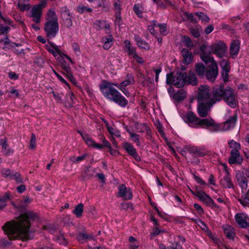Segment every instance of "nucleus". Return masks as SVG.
Returning a JSON list of instances; mask_svg holds the SVG:
<instances>
[{
  "mask_svg": "<svg viewBox=\"0 0 249 249\" xmlns=\"http://www.w3.org/2000/svg\"><path fill=\"white\" fill-rule=\"evenodd\" d=\"M36 213L28 211L21 214L16 220L7 222L2 226V229L8 237L0 239V246L6 247L10 245V240L19 239L23 241L31 239L33 236L29 230L32 222L38 220Z\"/></svg>",
  "mask_w": 249,
  "mask_h": 249,
  "instance_id": "obj_1",
  "label": "nucleus"
},
{
  "mask_svg": "<svg viewBox=\"0 0 249 249\" xmlns=\"http://www.w3.org/2000/svg\"><path fill=\"white\" fill-rule=\"evenodd\" d=\"M134 82L132 74H127L126 79L120 84L104 81L103 84L100 85L99 88L106 98L114 102L122 107H125L128 104L127 100L113 86L117 88H125L128 85L133 84Z\"/></svg>",
  "mask_w": 249,
  "mask_h": 249,
  "instance_id": "obj_2",
  "label": "nucleus"
},
{
  "mask_svg": "<svg viewBox=\"0 0 249 249\" xmlns=\"http://www.w3.org/2000/svg\"><path fill=\"white\" fill-rule=\"evenodd\" d=\"M213 101L214 104L222 99L230 107L235 108L236 107V101L234 90L230 87L225 88L224 85L220 84L214 86L212 91Z\"/></svg>",
  "mask_w": 249,
  "mask_h": 249,
  "instance_id": "obj_3",
  "label": "nucleus"
},
{
  "mask_svg": "<svg viewBox=\"0 0 249 249\" xmlns=\"http://www.w3.org/2000/svg\"><path fill=\"white\" fill-rule=\"evenodd\" d=\"M45 18L44 31L49 40L56 36L59 30V24L55 12L52 9H50L48 11Z\"/></svg>",
  "mask_w": 249,
  "mask_h": 249,
  "instance_id": "obj_4",
  "label": "nucleus"
},
{
  "mask_svg": "<svg viewBox=\"0 0 249 249\" xmlns=\"http://www.w3.org/2000/svg\"><path fill=\"white\" fill-rule=\"evenodd\" d=\"M186 72H177L174 75L172 72H170L166 74V83L167 85L173 84L178 88H182L186 84Z\"/></svg>",
  "mask_w": 249,
  "mask_h": 249,
  "instance_id": "obj_5",
  "label": "nucleus"
},
{
  "mask_svg": "<svg viewBox=\"0 0 249 249\" xmlns=\"http://www.w3.org/2000/svg\"><path fill=\"white\" fill-rule=\"evenodd\" d=\"M57 59L59 61L60 65L63 70L62 73L66 75V76L72 82L74 80V77L70 66V63H73L71 58L64 53H62L61 56H58Z\"/></svg>",
  "mask_w": 249,
  "mask_h": 249,
  "instance_id": "obj_6",
  "label": "nucleus"
},
{
  "mask_svg": "<svg viewBox=\"0 0 249 249\" xmlns=\"http://www.w3.org/2000/svg\"><path fill=\"white\" fill-rule=\"evenodd\" d=\"M212 93V91L208 86H200L198 89L197 97L198 103H209L214 105V102L213 101Z\"/></svg>",
  "mask_w": 249,
  "mask_h": 249,
  "instance_id": "obj_7",
  "label": "nucleus"
},
{
  "mask_svg": "<svg viewBox=\"0 0 249 249\" xmlns=\"http://www.w3.org/2000/svg\"><path fill=\"white\" fill-rule=\"evenodd\" d=\"M211 53H213L211 45L209 46L204 44L200 46V57L206 64L215 61L213 57L211 55Z\"/></svg>",
  "mask_w": 249,
  "mask_h": 249,
  "instance_id": "obj_8",
  "label": "nucleus"
},
{
  "mask_svg": "<svg viewBox=\"0 0 249 249\" xmlns=\"http://www.w3.org/2000/svg\"><path fill=\"white\" fill-rule=\"evenodd\" d=\"M205 71L206 77L208 80L213 81L218 74V68L216 61L209 62Z\"/></svg>",
  "mask_w": 249,
  "mask_h": 249,
  "instance_id": "obj_9",
  "label": "nucleus"
},
{
  "mask_svg": "<svg viewBox=\"0 0 249 249\" xmlns=\"http://www.w3.org/2000/svg\"><path fill=\"white\" fill-rule=\"evenodd\" d=\"M192 193L195 196L198 197L199 200L202 201L207 206L211 208H218V205L214 203L212 198L205 192L197 191L195 192H192Z\"/></svg>",
  "mask_w": 249,
  "mask_h": 249,
  "instance_id": "obj_10",
  "label": "nucleus"
},
{
  "mask_svg": "<svg viewBox=\"0 0 249 249\" xmlns=\"http://www.w3.org/2000/svg\"><path fill=\"white\" fill-rule=\"evenodd\" d=\"M213 53L219 57H223L226 53L227 47L223 42L217 41L211 45Z\"/></svg>",
  "mask_w": 249,
  "mask_h": 249,
  "instance_id": "obj_11",
  "label": "nucleus"
},
{
  "mask_svg": "<svg viewBox=\"0 0 249 249\" xmlns=\"http://www.w3.org/2000/svg\"><path fill=\"white\" fill-rule=\"evenodd\" d=\"M118 197H122L124 200H130L133 197V194L131 188L126 187L124 184H120L118 188Z\"/></svg>",
  "mask_w": 249,
  "mask_h": 249,
  "instance_id": "obj_12",
  "label": "nucleus"
},
{
  "mask_svg": "<svg viewBox=\"0 0 249 249\" xmlns=\"http://www.w3.org/2000/svg\"><path fill=\"white\" fill-rule=\"evenodd\" d=\"M184 121L191 127H198L199 118L191 111H188L184 116Z\"/></svg>",
  "mask_w": 249,
  "mask_h": 249,
  "instance_id": "obj_13",
  "label": "nucleus"
},
{
  "mask_svg": "<svg viewBox=\"0 0 249 249\" xmlns=\"http://www.w3.org/2000/svg\"><path fill=\"white\" fill-rule=\"evenodd\" d=\"M61 16L67 27L70 28L72 26V15L70 10L67 7L61 8Z\"/></svg>",
  "mask_w": 249,
  "mask_h": 249,
  "instance_id": "obj_14",
  "label": "nucleus"
},
{
  "mask_svg": "<svg viewBox=\"0 0 249 249\" xmlns=\"http://www.w3.org/2000/svg\"><path fill=\"white\" fill-rule=\"evenodd\" d=\"M235 219L238 226L242 228L249 227V217L245 213H238L235 215Z\"/></svg>",
  "mask_w": 249,
  "mask_h": 249,
  "instance_id": "obj_15",
  "label": "nucleus"
},
{
  "mask_svg": "<svg viewBox=\"0 0 249 249\" xmlns=\"http://www.w3.org/2000/svg\"><path fill=\"white\" fill-rule=\"evenodd\" d=\"M197 108V113L200 117L204 118L208 116L209 112L211 110L212 107L213 105L209 103H198Z\"/></svg>",
  "mask_w": 249,
  "mask_h": 249,
  "instance_id": "obj_16",
  "label": "nucleus"
},
{
  "mask_svg": "<svg viewBox=\"0 0 249 249\" xmlns=\"http://www.w3.org/2000/svg\"><path fill=\"white\" fill-rule=\"evenodd\" d=\"M220 185L223 188L234 189V186L232 182L229 172L226 170L225 176L221 179Z\"/></svg>",
  "mask_w": 249,
  "mask_h": 249,
  "instance_id": "obj_17",
  "label": "nucleus"
},
{
  "mask_svg": "<svg viewBox=\"0 0 249 249\" xmlns=\"http://www.w3.org/2000/svg\"><path fill=\"white\" fill-rule=\"evenodd\" d=\"M123 148L127 153L131 156L135 160L138 161L141 160V158L136 151V148L133 145L127 142L123 143Z\"/></svg>",
  "mask_w": 249,
  "mask_h": 249,
  "instance_id": "obj_18",
  "label": "nucleus"
},
{
  "mask_svg": "<svg viewBox=\"0 0 249 249\" xmlns=\"http://www.w3.org/2000/svg\"><path fill=\"white\" fill-rule=\"evenodd\" d=\"M243 158L240 155L239 151H231L230 156L228 159V162L230 164H241L243 161Z\"/></svg>",
  "mask_w": 249,
  "mask_h": 249,
  "instance_id": "obj_19",
  "label": "nucleus"
},
{
  "mask_svg": "<svg viewBox=\"0 0 249 249\" xmlns=\"http://www.w3.org/2000/svg\"><path fill=\"white\" fill-rule=\"evenodd\" d=\"M1 174L4 178L11 177L13 179H15L17 182L20 183L22 181L21 178L20 177V175L17 173H14L8 169H2L1 170Z\"/></svg>",
  "mask_w": 249,
  "mask_h": 249,
  "instance_id": "obj_20",
  "label": "nucleus"
},
{
  "mask_svg": "<svg viewBox=\"0 0 249 249\" xmlns=\"http://www.w3.org/2000/svg\"><path fill=\"white\" fill-rule=\"evenodd\" d=\"M237 120V114L230 117L223 124L222 129L224 131H227L232 129L235 126Z\"/></svg>",
  "mask_w": 249,
  "mask_h": 249,
  "instance_id": "obj_21",
  "label": "nucleus"
},
{
  "mask_svg": "<svg viewBox=\"0 0 249 249\" xmlns=\"http://www.w3.org/2000/svg\"><path fill=\"white\" fill-rule=\"evenodd\" d=\"M41 15L42 10L39 8H38L37 6L34 5L31 10V17L33 18V20L35 23H38L40 22Z\"/></svg>",
  "mask_w": 249,
  "mask_h": 249,
  "instance_id": "obj_22",
  "label": "nucleus"
},
{
  "mask_svg": "<svg viewBox=\"0 0 249 249\" xmlns=\"http://www.w3.org/2000/svg\"><path fill=\"white\" fill-rule=\"evenodd\" d=\"M0 145L2 146L1 152L5 156L12 155L14 153V150L9 147L7 143L6 139H3L0 140Z\"/></svg>",
  "mask_w": 249,
  "mask_h": 249,
  "instance_id": "obj_23",
  "label": "nucleus"
},
{
  "mask_svg": "<svg viewBox=\"0 0 249 249\" xmlns=\"http://www.w3.org/2000/svg\"><path fill=\"white\" fill-rule=\"evenodd\" d=\"M220 65L222 70V76L225 82L227 81L228 79V73L230 71V68L229 63L227 60H222L220 62Z\"/></svg>",
  "mask_w": 249,
  "mask_h": 249,
  "instance_id": "obj_24",
  "label": "nucleus"
},
{
  "mask_svg": "<svg viewBox=\"0 0 249 249\" xmlns=\"http://www.w3.org/2000/svg\"><path fill=\"white\" fill-rule=\"evenodd\" d=\"M78 133L82 136L83 139L89 146H91L97 149H101L103 148L102 144L96 143L92 139L89 138L88 135H83L81 132L78 131Z\"/></svg>",
  "mask_w": 249,
  "mask_h": 249,
  "instance_id": "obj_25",
  "label": "nucleus"
},
{
  "mask_svg": "<svg viewBox=\"0 0 249 249\" xmlns=\"http://www.w3.org/2000/svg\"><path fill=\"white\" fill-rule=\"evenodd\" d=\"M182 54L183 58V62L186 65L190 64L193 60V55L192 52L187 49L182 50Z\"/></svg>",
  "mask_w": 249,
  "mask_h": 249,
  "instance_id": "obj_26",
  "label": "nucleus"
},
{
  "mask_svg": "<svg viewBox=\"0 0 249 249\" xmlns=\"http://www.w3.org/2000/svg\"><path fill=\"white\" fill-rule=\"evenodd\" d=\"M240 48V42L238 40H235L231 42L230 48V53L232 57L236 56L238 53Z\"/></svg>",
  "mask_w": 249,
  "mask_h": 249,
  "instance_id": "obj_27",
  "label": "nucleus"
},
{
  "mask_svg": "<svg viewBox=\"0 0 249 249\" xmlns=\"http://www.w3.org/2000/svg\"><path fill=\"white\" fill-rule=\"evenodd\" d=\"M135 40L137 43L138 47L141 49H144L146 50H149L150 49L149 44L145 41L142 40L140 37L138 36H135Z\"/></svg>",
  "mask_w": 249,
  "mask_h": 249,
  "instance_id": "obj_28",
  "label": "nucleus"
},
{
  "mask_svg": "<svg viewBox=\"0 0 249 249\" xmlns=\"http://www.w3.org/2000/svg\"><path fill=\"white\" fill-rule=\"evenodd\" d=\"M223 230L226 237L230 239H233L235 233L234 229L231 226L226 225L223 227Z\"/></svg>",
  "mask_w": 249,
  "mask_h": 249,
  "instance_id": "obj_29",
  "label": "nucleus"
},
{
  "mask_svg": "<svg viewBox=\"0 0 249 249\" xmlns=\"http://www.w3.org/2000/svg\"><path fill=\"white\" fill-rule=\"evenodd\" d=\"M185 80L187 85L196 86L198 83V80L196 74L192 72H189L188 74H187V78Z\"/></svg>",
  "mask_w": 249,
  "mask_h": 249,
  "instance_id": "obj_30",
  "label": "nucleus"
},
{
  "mask_svg": "<svg viewBox=\"0 0 249 249\" xmlns=\"http://www.w3.org/2000/svg\"><path fill=\"white\" fill-rule=\"evenodd\" d=\"M10 198L11 195L9 192L0 196V210H2L6 206L7 201L10 200Z\"/></svg>",
  "mask_w": 249,
  "mask_h": 249,
  "instance_id": "obj_31",
  "label": "nucleus"
},
{
  "mask_svg": "<svg viewBox=\"0 0 249 249\" xmlns=\"http://www.w3.org/2000/svg\"><path fill=\"white\" fill-rule=\"evenodd\" d=\"M124 43L125 44V48L126 49V52L127 53L128 55L129 56H134L135 54L137 53L136 52V48L132 47L130 43V42L128 40H125Z\"/></svg>",
  "mask_w": 249,
  "mask_h": 249,
  "instance_id": "obj_32",
  "label": "nucleus"
},
{
  "mask_svg": "<svg viewBox=\"0 0 249 249\" xmlns=\"http://www.w3.org/2000/svg\"><path fill=\"white\" fill-rule=\"evenodd\" d=\"M198 127H200L202 125H205L207 127L213 126H214V121L211 119L209 120L207 119H201L199 118V122H198Z\"/></svg>",
  "mask_w": 249,
  "mask_h": 249,
  "instance_id": "obj_33",
  "label": "nucleus"
},
{
  "mask_svg": "<svg viewBox=\"0 0 249 249\" xmlns=\"http://www.w3.org/2000/svg\"><path fill=\"white\" fill-rule=\"evenodd\" d=\"M186 97V92L182 89L178 91L173 95V98L177 101H182L184 100Z\"/></svg>",
  "mask_w": 249,
  "mask_h": 249,
  "instance_id": "obj_34",
  "label": "nucleus"
},
{
  "mask_svg": "<svg viewBox=\"0 0 249 249\" xmlns=\"http://www.w3.org/2000/svg\"><path fill=\"white\" fill-rule=\"evenodd\" d=\"M48 42L53 47V49L49 53H51L55 57L61 56V53H63L59 49L58 47L49 40H48Z\"/></svg>",
  "mask_w": 249,
  "mask_h": 249,
  "instance_id": "obj_35",
  "label": "nucleus"
},
{
  "mask_svg": "<svg viewBox=\"0 0 249 249\" xmlns=\"http://www.w3.org/2000/svg\"><path fill=\"white\" fill-rule=\"evenodd\" d=\"M206 70V67L202 63H198L196 65V72L198 76H204Z\"/></svg>",
  "mask_w": 249,
  "mask_h": 249,
  "instance_id": "obj_36",
  "label": "nucleus"
},
{
  "mask_svg": "<svg viewBox=\"0 0 249 249\" xmlns=\"http://www.w3.org/2000/svg\"><path fill=\"white\" fill-rule=\"evenodd\" d=\"M238 200L243 207L249 208V189L244 195V196Z\"/></svg>",
  "mask_w": 249,
  "mask_h": 249,
  "instance_id": "obj_37",
  "label": "nucleus"
},
{
  "mask_svg": "<svg viewBox=\"0 0 249 249\" xmlns=\"http://www.w3.org/2000/svg\"><path fill=\"white\" fill-rule=\"evenodd\" d=\"M77 238L79 241L83 242L87 239H93V237L91 234L83 232L79 233Z\"/></svg>",
  "mask_w": 249,
  "mask_h": 249,
  "instance_id": "obj_38",
  "label": "nucleus"
},
{
  "mask_svg": "<svg viewBox=\"0 0 249 249\" xmlns=\"http://www.w3.org/2000/svg\"><path fill=\"white\" fill-rule=\"evenodd\" d=\"M94 173V169L92 167H89L86 169L83 176L85 179H87L93 177Z\"/></svg>",
  "mask_w": 249,
  "mask_h": 249,
  "instance_id": "obj_39",
  "label": "nucleus"
},
{
  "mask_svg": "<svg viewBox=\"0 0 249 249\" xmlns=\"http://www.w3.org/2000/svg\"><path fill=\"white\" fill-rule=\"evenodd\" d=\"M228 144L230 148L232 149L231 151H239L241 149V145L234 140L229 141Z\"/></svg>",
  "mask_w": 249,
  "mask_h": 249,
  "instance_id": "obj_40",
  "label": "nucleus"
},
{
  "mask_svg": "<svg viewBox=\"0 0 249 249\" xmlns=\"http://www.w3.org/2000/svg\"><path fill=\"white\" fill-rule=\"evenodd\" d=\"M83 204L81 203L77 205L73 211V213L75 214L77 217L82 216V214L83 212Z\"/></svg>",
  "mask_w": 249,
  "mask_h": 249,
  "instance_id": "obj_41",
  "label": "nucleus"
},
{
  "mask_svg": "<svg viewBox=\"0 0 249 249\" xmlns=\"http://www.w3.org/2000/svg\"><path fill=\"white\" fill-rule=\"evenodd\" d=\"M135 129L138 132L143 133L147 129V125L146 124H140L137 122L135 123Z\"/></svg>",
  "mask_w": 249,
  "mask_h": 249,
  "instance_id": "obj_42",
  "label": "nucleus"
},
{
  "mask_svg": "<svg viewBox=\"0 0 249 249\" xmlns=\"http://www.w3.org/2000/svg\"><path fill=\"white\" fill-rule=\"evenodd\" d=\"M196 15L203 22L207 23L210 21V18L207 15L203 12H197L196 13Z\"/></svg>",
  "mask_w": 249,
  "mask_h": 249,
  "instance_id": "obj_43",
  "label": "nucleus"
},
{
  "mask_svg": "<svg viewBox=\"0 0 249 249\" xmlns=\"http://www.w3.org/2000/svg\"><path fill=\"white\" fill-rule=\"evenodd\" d=\"M156 3L158 7L165 8L171 5V2L169 0H157Z\"/></svg>",
  "mask_w": 249,
  "mask_h": 249,
  "instance_id": "obj_44",
  "label": "nucleus"
},
{
  "mask_svg": "<svg viewBox=\"0 0 249 249\" xmlns=\"http://www.w3.org/2000/svg\"><path fill=\"white\" fill-rule=\"evenodd\" d=\"M55 241L59 244L66 245L67 242L63 234H60L59 235L55 237Z\"/></svg>",
  "mask_w": 249,
  "mask_h": 249,
  "instance_id": "obj_45",
  "label": "nucleus"
},
{
  "mask_svg": "<svg viewBox=\"0 0 249 249\" xmlns=\"http://www.w3.org/2000/svg\"><path fill=\"white\" fill-rule=\"evenodd\" d=\"M130 138L133 142L136 143L137 145L140 146L141 145L139 135L135 133H131Z\"/></svg>",
  "mask_w": 249,
  "mask_h": 249,
  "instance_id": "obj_46",
  "label": "nucleus"
},
{
  "mask_svg": "<svg viewBox=\"0 0 249 249\" xmlns=\"http://www.w3.org/2000/svg\"><path fill=\"white\" fill-rule=\"evenodd\" d=\"M92 11L90 8L87 7L85 6H79L77 7V11L80 14H83L84 12H89Z\"/></svg>",
  "mask_w": 249,
  "mask_h": 249,
  "instance_id": "obj_47",
  "label": "nucleus"
},
{
  "mask_svg": "<svg viewBox=\"0 0 249 249\" xmlns=\"http://www.w3.org/2000/svg\"><path fill=\"white\" fill-rule=\"evenodd\" d=\"M207 154V151L203 147H197L196 156L199 157H203Z\"/></svg>",
  "mask_w": 249,
  "mask_h": 249,
  "instance_id": "obj_48",
  "label": "nucleus"
},
{
  "mask_svg": "<svg viewBox=\"0 0 249 249\" xmlns=\"http://www.w3.org/2000/svg\"><path fill=\"white\" fill-rule=\"evenodd\" d=\"M18 7L20 9V10L22 11H24L25 10H28L30 8V4H23L21 0H19L18 3Z\"/></svg>",
  "mask_w": 249,
  "mask_h": 249,
  "instance_id": "obj_49",
  "label": "nucleus"
},
{
  "mask_svg": "<svg viewBox=\"0 0 249 249\" xmlns=\"http://www.w3.org/2000/svg\"><path fill=\"white\" fill-rule=\"evenodd\" d=\"M36 135L34 133H32L31 134V138L30 143V148L31 149H34L36 147Z\"/></svg>",
  "mask_w": 249,
  "mask_h": 249,
  "instance_id": "obj_50",
  "label": "nucleus"
},
{
  "mask_svg": "<svg viewBox=\"0 0 249 249\" xmlns=\"http://www.w3.org/2000/svg\"><path fill=\"white\" fill-rule=\"evenodd\" d=\"M121 208L122 209L128 210H133V205L131 202L128 203H122L121 204Z\"/></svg>",
  "mask_w": 249,
  "mask_h": 249,
  "instance_id": "obj_51",
  "label": "nucleus"
},
{
  "mask_svg": "<svg viewBox=\"0 0 249 249\" xmlns=\"http://www.w3.org/2000/svg\"><path fill=\"white\" fill-rule=\"evenodd\" d=\"M184 16L188 20L191 21V22L194 23H196L197 22L196 18H194V16L192 13L185 12Z\"/></svg>",
  "mask_w": 249,
  "mask_h": 249,
  "instance_id": "obj_52",
  "label": "nucleus"
},
{
  "mask_svg": "<svg viewBox=\"0 0 249 249\" xmlns=\"http://www.w3.org/2000/svg\"><path fill=\"white\" fill-rule=\"evenodd\" d=\"M34 62L39 67H42L44 63L43 59L41 57L35 58Z\"/></svg>",
  "mask_w": 249,
  "mask_h": 249,
  "instance_id": "obj_53",
  "label": "nucleus"
},
{
  "mask_svg": "<svg viewBox=\"0 0 249 249\" xmlns=\"http://www.w3.org/2000/svg\"><path fill=\"white\" fill-rule=\"evenodd\" d=\"M244 175L245 174L244 172H238V173H237L236 177L238 182L247 179L245 177Z\"/></svg>",
  "mask_w": 249,
  "mask_h": 249,
  "instance_id": "obj_54",
  "label": "nucleus"
},
{
  "mask_svg": "<svg viewBox=\"0 0 249 249\" xmlns=\"http://www.w3.org/2000/svg\"><path fill=\"white\" fill-rule=\"evenodd\" d=\"M121 1L120 0H114V8L115 10L117 11H121Z\"/></svg>",
  "mask_w": 249,
  "mask_h": 249,
  "instance_id": "obj_55",
  "label": "nucleus"
},
{
  "mask_svg": "<svg viewBox=\"0 0 249 249\" xmlns=\"http://www.w3.org/2000/svg\"><path fill=\"white\" fill-rule=\"evenodd\" d=\"M197 147L195 146H188L186 148L187 151L193 156H196Z\"/></svg>",
  "mask_w": 249,
  "mask_h": 249,
  "instance_id": "obj_56",
  "label": "nucleus"
},
{
  "mask_svg": "<svg viewBox=\"0 0 249 249\" xmlns=\"http://www.w3.org/2000/svg\"><path fill=\"white\" fill-rule=\"evenodd\" d=\"M121 21V16L120 11H117L115 14V23L116 25H120Z\"/></svg>",
  "mask_w": 249,
  "mask_h": 249,
  "instance_id": "obj_57",
  "label": "nucleus"
},
{
  "mask_svg": "<svg viewBox=\"0 0 249 249\" xmlns=\"http://www.w3.org/2000/svg\"><path fill=\"white\" fill-rule=\"evenodd\" d=\"M133 10L135 14L139 17H142V13L141 10V8L139 5L136 4L134 5Z\"/></svg>",
  "mask_w": 249,
  "mask_h": 249,
  "instance_id": "obj_58",
  "label": "nucleus"
},
{
  "mask_svg": "<svg viewBox=\"0 0 249 249\" xmlns=\"http://www.w3.org/2000/svg\"><path fill=\"white\" fill-rule=\"evenodd\" d=\"M159 27L160 33L163 35H165L166 27H167L166 24H165V23L161 24H161H160Z\"/></svg>",
  "mask_w": 249,
  "mask_h": 249,
  "instance_id": "obj_59",
  "label": "nucleus"
},
{
  "mask_svg": "<svg viewBox=\"0 0 249 249\" xmlns=\"http://www.w3.org/2000/svg\"><path fill=\"white\" fill-rule=\"evenodd\" d=\"M112 41V37L111 36H104L102 38V42L103 43L111 44Z\"/></svg>",
  "mask_w": 249,
  "mask_h": 249,
  "instance_id": "obj_60",
  "label": "nucleus"
},
{
  "mask_svg": "<svg viewBox=\"0 0 249 249\" xmlns=\"http://www.w3.org/2000/svg\"><path fill=\"white\" fill-rule=\"evenodd\" d=\"M184 43L185 45L189 48L190 49H192L194 47V44L192 43L191 40L189 37L185 38L184 40Z\"/></svg>",
  "mask_w": 249,
  "mask_h": 249,
  "instance_id": "obj_61",
  "label": "nucleus"
},
{
  "mask_svg": "<svg viewBox=\"0 0 249 249\" xmlns=\"http://www.w3.org/2000/svg\"><path fill=\"white\" fill-rule=\"evenodd\" d=\"M10 29L9 26H3L2 24L0 25V32L1 34L3 35L7 33Z\"/></svg>",
  "mask_w": 249,
  "mask_h": 249,
  "instance_id": "obj_62",
  "label": "nucleus"
},
{
  "mask_svg": "<svg viewBox=\"0 0 249 249\" xmlns=\"http://www.w3.org/2000/svg\"><path fill=\"white\" fill-rule=\"evenodd\" d=\"M240 187L242 190H246L248 188V180L247 179L238 182Z\"/></svg>",
  "mask_w": 249,
  "mask_h": 249,
  "instance_id": "obj_63",
  "label": "nucleus"
},
{
  "mask_svg": "<svg viewBox=\"0 0 249 249\" xmlns=\"http://www.w3.org/2000/svg\"><path fill=\"white\" fill-rule=\"evenodd\" d=\"M72 48L75 53L79 54L80 53L79 46L77 43H73L72 45Z\"/></svg>",
  "mask_w": 249,
  "mask_h": 249,
  "instance_id": "obj_64",
  "label": "nucleus"
}]
</instances>
